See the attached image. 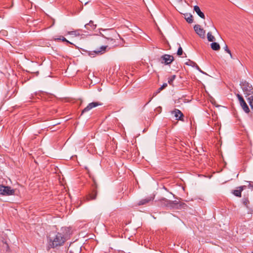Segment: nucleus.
Masks as SVG:
<instances>
[{"mask_svg":"<svg viewBox=\"0 0 253 253\" xmlns=\"http://www.w3.org/2000/svg\"><path fill=\"white\" fill-rule=\"evenodd\" d=\"M47 239L48 249L61 246L66 241L65 235L59 232L55 233L53 236L50 235Z\"/></svg>","mask_w":253,"mask_h":253,"instance_id":"f257e3e1","label":"nucleus"},{"mask_svg":"<svg viewBox=\"0 0 253 253\" xmlns=\"http://www.w3.org/2000/svg\"><path fill=\"white\" fill-rule=\"evenodd\" d=\"M243 91L249 97L253 95V87L246 81L242 82L240 84Z\"/></svg>","mask_w":253,"mask_h":253,"instance_id":"f03ea898","label":"nucleus"},{"mask_svg":"<svg viewBox=\"0 0 253 253\" xmlns=\"http://www.w3.org/2000/svg\"><path fill=\"white\" fill-rule=\"evenodd\" d=\"M15 190L9 186L0 185V194L3 196H10L14 194Z\"/></svg>","mask_w":253,"mask_h":253,"instance_id":"7ed1b4c3","label":"nucleus"},{"mask_svg":"<svg viewBox=\"0 0 253 253\" xmlns=\"http://www.w3.org/2000/svg\"><path fill=\"white\" fill-rule=\"evenodd\" d=\"M108 46L103 45L101 46L99 48L96 49L93 51H89L88 55L90 57H95L96 55H101L106 52V49Z\"/></svg>","mask_w":253,"mask_h":253,"instance_id":"20e7f679","label":"nucleus"},{"mask_svg":"<svg viewBox=\"0 0 253 253\" xmlns=\"http://www.w3.org/2000/svg\"><path fill=\"white\" fill-rule=\"evenodd\" d=\"M176 202V201H171L166 198H163L160 200V204L162 206H166L170 208H174L175 205L177 204V203Z\"/></svg>","mask_w":253,"mask_h":253,"instance_id":"39448f33","label":"nucleus"},{"mask_svg":"<svg viewBox=\"0 0 253 253\" xmlns=\"http://www.w3.org/2000/svg\"><path fill=\"white\" fill-rule=\"evenodd\" d=\"M102 105V104L99 102H93L90 103L83 110L82 112V115H83L84 113H86L90 111L91 109L94 107H97L98 106H101Z\"/></svg>","mask_w":253,"mask_h":253,"instance_id":"423d86ee","label":"nucleus"},{"mask_svg":"<svg viewBox=\"0 0 253 253\" xmlns=\"http://www.w3.org/2000/svg\"><path fill=\"white\" fill-rule=\"evenodd\" d=\"M161 63H164L166 65L170 64L173 60L174 57L169 54H165L161 57Z\"/></svg>","mask_w":253,"mask_h":253,"instance_id":"0eeeda50","label":"nucleus"},{"mask_svg":"<svg viewBox=\"0 0 253 253\" xmlns=\"http://www.w3.org/2000/svg\"><path fill=\"white\" fill-rule=\"evenodd\" d=\"M171 114H174L176 120L183 121L184 115L182 112L177 109H175L171 111Z\"/></svg>","mask_w":253,"mask_h":253,"instance_id":"6e6552de","label":"nucleus"},{"mask_svg":"<svg viewBox=\"0 0 253 253\" xmlns=\"http://www.w3.org/2000/svg\"><path fill=\"white\" fill-rule=\"evenodd\" d=\"M196 33L201 38H204L205 37V31L201 28L199 25H195L194 27Z\"/></svg>","mask_w":253,"mask_h":253,"instance_id":"1a4fd4ad","label":"nucleus"},{"mask_svg":"<svg viewBox=\"0 0 253 253\" xmlns=\"http://www.w3.org/2000/svg\"><path fill=\"white\" fill-rule=\"evenodd\" d=\"M246 187V186L238 187L237 189L233 191L232 193L236 196L241 197L242 191Z\"/></svg>","mask_w":253,"mask_h":253,"instance_id":"9d476101","label":"nucleus"},{"mask_svg":"<svg viewBox=\"0 0 253 253\" xmlns=\"http://www.w3.org/2000/svg\"><path fill=\"white\" fill-rule=\"evenodd\" d=\"M153 199H154V198L151 197H149L146 198L145 199L141 200L138 202V205L139 206L145 205L147 203H148L150 202L153 201Z\"/></svg>","mask_w":253,"mask_h":253,"instance_id":"9b49d317","label":"nucleus"},{"mask_svg":"<svg viewBox=\"0 0 253 253\" xmlns=\"http://www.w3.org/2000/svg\"><path fill=\"white\" fill-rule=\"evenodd\" d=\"M194 10L201 18L205 19V17L204 13L201 11L200 7L198 5L194 6Z\"/></svg>","mask_w":253,"mask_h":253,"instance_id":"f8f14e48","label":"nucleus"},{"mask_svg":"<svg viewBox=\"0 0 253 253\" xmlns=\"http://www.w3.org/2000/svg\"><path fill=\"white\" fill-rule=\"evenodd\" d=\"M85 27L88 30H93L96 28V25L93 24L92 21H90L89 23L85 25Z\"/></svg>","mask_w":253,"mask_h":253,"instance_id":"ddd939ff","label":"nucleus"},{"mask_svg":"<svg viewBox=\"0 0 253 253\" xmlns=\"http://www.w3.org/2000/svg\"><path fill=\"white\" fill-rule=\"evenodd\" d=\"M185 15V19L189 23H192L193 22V16L190 14L186 13Z\"/></svg>","mask_w":253,"mask_h":253,"instance_id":"4468645a","label":"nucleus"},{"mask_svg":"<svg viewBox=\"0 0 253 253\" xmlns=\"http://www.w3.org/2000/svg\"><path fill=\"white\" fill-rule=\"evenodd\" d=\"M211 48L213 50H219L220 49V45L217 42H213L211 43Z\"/></svg>","mask_w":253,"mask_h":253,"instance_id":"2eb2a0df","label":"nucleus"},{"mask_svg":"<svg viewBox=\"0 0 253 253\" xmlns=\"http://www.w3.org/2000/svg\"><path fill=\"white\" fill-rule=\"evenodd\" d=\"M240 105L242 106L244 111L246 113H248L250 112L249 108L248 107L247 103H246V102L245 101H243V102L241 103V104H240Z\"/></svg>","mask_w":253,"mask_h":253,"instance_id":"dca6fc26","label":"nucleus"},{"mask_svg":"<svg viewBox=\"0 0 253 253\" xmlns=\"http://www.w3.org/2000/svg\"><path fill=\"white\" fill-rule=\"evenodd\" d=\"M176 203H177V204L175 205V208L176 207V208L178 209H186V208L187 207V206L184 203H179L177 201Z\"/></svg>","mask_w":253,"mask_h":253,"instance_id":"f3484780","label":"nucleus"},{"mask_svg":"<svg viewBox=\"0 0 253 253\" xmlns=\"http://www.w3.org/2000/svg\"><path fill=\"white\" fill-rule=\"evenodd\" d=\"M97 196V191L96 190H93L92 192L89 195L88 199L89 200H95Z\"/></svg>","mask_w":253,"mask_h":253,"instance_id":"a211bd4d","label":"nucleus"},{"mask_svg":"<svg viewBox=\"0 0 253 253\" xmlns=\"http://www.w3.org/2000/svg\"><path fill=\"white\" fill-rule=\"evenodd\" d=\"M207 38L209 42H213L215 41V38L212 35L211 32L208 33Z\"/></svg>","mask_w":253,"mask_h":253,"instance_id":"6ab92c4d","label":"nucleus"},{"mask_svg":"<svg viewBox=\"0 0 253 253\" xmlns=\"http://www.w3.org/2000/svg\"><path fill=\"white\" fill-rule=\"evenodd\" d=\"M247 100L250 104V105L252 109L253 110V95L249 96Z\"/></svg>","mask_w":253,"mask_h":253,"instance_id":"aec40b11","label":"nucleus"},{"mask_svg":"<svg viewBox=\"0 0 253 253\" xmlns=\"http://www.w3.org/2000/svg\"><path fill=\"white\" fill-rule=\"evenodd\" d=\"M176 78L175 75H172V76L169 77L168 78V83L169 84L172 85L173 81L175 80Z\"/></svg>","mask_w":253,"mask_h":253,"instance_id":"412c9836","label":"nucleus"},{"mask_svg":"<svg viewBox=\"0 0 253 253\" xmlns=\"http://www.w3.org/2000/svg\"><path fill=\"white\" fill-rule=\"evenodd\" d=\"M243 204L247 207L249 208V204H250V201L248 198H244L243 199Z\"/></svg>","mask_w":253,"mask_h":253,"instance_id":"4be33fe9","label":"nucleus"},{"mask_svg":"<svg viewBox=\"0 0 253 253\" xmlns=\"http://www.w3.org/2000/svg\"><path fill=\"white\" fill-rule=\"evenodd\" d=\"M69 34L70 35H74L75 36H80V31L79 30H76L75 31H71L69 32Z\"/></svg>","mask_w":253,"mask_h":253,"instance_id":"5701e85b","label":"nucleus"},{"mask_svg":"<svg viewBox=\"0 0 253 253\" xmlns=\"http://www.w3.org/2000/svg\"><path fill=\"white\" fill-rule=\"evenodd\" d=\"M224 49L227 53L229 54L231 58H232V55L231 52L230 50L229 49L228 46L226 44H225V46L224 47Z\"/></svg>","mask_w":253,"mask_h":253,"instance_id":"b1692460","label":"nucleus"},{"mask_svg":"<svg viewBox=\"0 0 253 253\" xmlns=\"http://www.w3.org/2000/svg\"><path fill=\"white\" fill-rule=\"evenodd\" d=\"M56 40H62L63 42H67V43H69L70 44H72L71 42H70L69 41H68V40H67L66 39V38H65L64 37H60L59 38H57L56 39Z\"/></svg>","mask_w":253,"mask_h":253,"instance_id":"393cba45","label":"nucleus"},{"mask_svg":"<svg viewBox=\"0 0 253 253\" xmlns=\"http://www.w3.org/2000/svg\"><path fill=\"white\" fill-rule=\"evenodd\" d=\"M237 96L239 99V101L240 104H241V103L243 102V101H245L244 98H243V97L241 95H240V94H237Z\"/></svg>","mask_w":253,"mask_h":253,"instance_id":"a878e982","label":"nucleus"},{"mask_svg":"<svg viewBox=\"0 0 253 253\" xmlns=\"http://www.w3.org/2000/svg\"><path fill=\"white\" fill-rule=\"evenodd\" d=\"M182 53H183V50H182V47L180 46L178 48V50H177V54L178 55V56H180L182 54Z\"/></svg>","mask_w":253,"mask_h":253,"instance_id":"bb28decb","label":"nucleus"},{"mask_svg":"<svg viewBox=\"0 0 253 253\" xmlns=\"http://www.w3.org/2000/svg\"><path fill=\"white\" fill-rule=\"evenodd\" d=\"M167 86V83H164L159 88V90H163V89H164L165 87H166Z\"/></svg>","mask_w":253,"mask_h":253,"instance_id":"cd10ccee","label":"nucleus"},{"mask_svg":"<svg viewBox=\"0 0 253 253\" xmlns=\"http://www.w3.org/2000/svg\"><path fill=\"white\" fill-rule=\"evenodd\" d=\"M248 187L252 190H253V182H250L249 183Z\"/></svg>","mask_w":253,"mask_h":253,"instance_id":"c85d7f7f","label":"nucleus"},{"mask_svg":"<svg viewBox=\"0 0 253 253\" xmlns=\"http://www.w3.org/2000/svg\"><path fill=\"white\" fill-rule=\"evenodd\" d=\"M162 90H159V88H158V89L156 91V92H157V93H159V92H160V91H161Z\"/></svg>","mask_w":253,"mask_h":253,"instance_id":"c756f323","label":"nucleus"},{"mask_svg":"<svg viewBox=\"0 0 253 253\" xmlns=\"http://www.w3.org/2000/svg\"><path fill=\"white\" fill-rule=\"evenodd\" d=\"M157 94H158V93H157V92H154V93H153V96H156V95H157Z\"/></svg>","mask_w":253,"mask_h":253,"instance_id":"7c9ffc66","label":"nucleus"},{"mask_svg":"<svg viewBox=\"0 0 253 253\" xmlns=\"http://www.w3.org/2000/svg\"><path fill=\"white\" fill-rule=\"evenodd\" d=\"M108 40H110L111 41H113V39L110 38H106Z\"/></svg>","mask_w":253,"mask_h":253,"instance_id":"2f4dec72","label":"nucleus"},{"mask_svg":"<svg viewBox=\"0 0 253 253\" xmlns=\"http://www.w3.org/2000/svg\"><path fill=\"white\" fill-rule=\"evenodd\" d=\"M94 184L95 185V187L97 188V185L95 182H94Z\"/></svg>","mask_w":253,"mask_h":253,"instance_id":"473e14b6","label":"nucleus"},{"mask_svg":"<svg viewBox=\"0 0 253 253\" xmlns=\"http://www.w3.org/2000/svg\"><path fill=\"white\" fill-rule=\"evenodd\" d=\"M182 0H178V1L179 2H181V1H182Z\"/></svg>","mask_w":253,"mask_h":253,"instance_id":"72a5a7b5","label":"nucleus"},{"mask_svg":"<svg viewBox=\"0 0 253 253\" xmlns=\"http://www.w3.org/2000/svg\"><path fill=\"white\" fill-rule=\"evenodd\" d=\"M214 30H215L216 31H217V30H216V28H215V27H214Z\"/></svg>","mask_w":253,"mask_h":253,"instance_id":"f704fd0d","label":"nucleus"},{"mask_svg":"<svg viewBox=\"0 0 253 253\" xmlns=\"http://www.w3.org/2000/svg\"><path fill=\"white\" fill-rule=\"evenodd\" d=\"M252 253H253V252Z\"/></svg>","mask_w":253,"mask_h":253,"instance_id":"c9c22d12","label":"nucleus"}]
</instances>
